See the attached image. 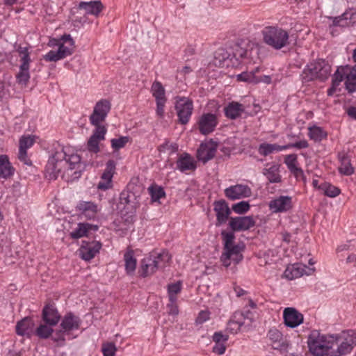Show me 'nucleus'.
<instances>
[{
	"label": "nucleus",
	"mask_w": 356,
	"mask_h": 356,
	"mask_svg": "<svg viewBox=\"0 0 356 356\" xmlns=\"http://www.w3.org/2000/svg\"><path fill=\"white\" fill-rule=\"evenodd\" d=\"M161 152H168L170 154L176 152L178 150V145L176 143H170L166 140L163 144L159 145L158 148Z\"/></svg>",
	"instance_id": "nucleus-44"
},
{
	"label": "nucleus",
	"mask_w": 356,
	"mask_h": 356,
	"mask_svg": "<svg viewBox=\"0 0 356 356\" xmlns=\"http://www.w3.org/2000/svg\"><path fill=\"white\" fill-rule=\"evenodd\" d=\"M102 243L97 241H82L79 254L80 257L86 261L92 259L102 248Z\"/></svg>",
	"instance_id": "nucleus-13"
},
{
	"label": "nucleus",
	"mask_w": 356,
	"mask_h": 356,
	"mask_svg": "<svg viewBox=\"0 0 356 356\" xmlns=\"http://www.w3.org/2000/svg\"><path fill=\"white\" fill-rule=\"evenodd\" d=\"M244 111L243 106L236 102L229 103L227 106L224 108L225 115L232 120L240 117Z\"/></svg>",
	"instance_id": "nucleus-35"
},
{
	"label": "nucleus",
	"mask_w": 356,
	"mask_h": 356,
	"mask_svg": "<svg viewBox=\"0 0 356 356\" xmlns=\"http://www.w3.org/2000/svg\"><path fill=\"white\" fill-rule=\"evenodd\" d=\"M245 317L241 312H235L227 323L226 330L231 334H236L244 324Z\"/></svg>",
	"instance_id": "nucleus-32"
},
{
	"label": "nucleus",
	"mask_w": 356,
	"mask_h": 356,
	"mask_svg": "<svg viewBox=\"0 0 356 356\" xmlns=\"http://www.w3.org/2000/svg\"><path fill=\"white\" fill-rule=\"evenodd\" d=\"M80 214L88 220L94 219L99 211L97 204L92 202L80 201L76 207Z\"/></svg>",
	"instance_id": "nucleus-25"
},
{
	"label": "nucleus",
	"mask_w": 356,
	"mask_h": 356,
	"mask_svg": "<svg viewBox=\"0 0 356 356\" xmlns=\"http://www.w3.org/2000/svg\"><path fill=\"white\" fill-rule=\"evenodd\" d=\"M170 260L171 256L168 251L152 253L141 260L139 273L143 277L150 276L158 270L164 268Z\"/></svg>",
	"instance_id": "nucleus-3"
},
{
	"label": "nucleus",
	"mask_w": 356,
	"mask_h": 356,
	"mask_svg": "<svg viewBox=\"0 0 356 356\" xmlns=\"http://www.w3.org/2000/svg\"><path fill=\"white\" fill-rule=\"evenodd\" d=\"M111 110V103L106 99L97 102L94 107L93 112L90 116V124L95 127L102 126L100 123L104 121Z\"/></svg>",
	"instance_id": "nucleus-12"
},
{
	"label": "nucleus",
	"mask_w": 356,
	"mask_h": 356,
	"mask_svg": "<svg viewBox=\"0 0 356 356\" xmlns=\"http://www.w3.org/2000/svg\"><path fill=\"white\" fill-rule=\"evenodd\" d=\"M319 189H321L326 196L330 197H337L340 193V190L337 187L328 183H323L320 185Z\"/></svg>",
	"instance_id": "nucleus-41"
},
{
	"label": "nucleus",
	"mask_w": 356,
	"mask_h": 356,
	"mask_svg": "<svg viewBox=\"0 0 356 356\" xmlns=\"http://www.w3.org/2000/svg\"><path fill=\"white\" fill-rule=\"evenodd\" d=\"M314 270V268H308L302 264H294L286 267L284 277L289 280H293L304 275H309Z\"/></svg>",
	"instance_id": "nucleus-18"
},
{
	"label": "nucleus",
	"mask_w": 356,
	"mask_h": 356,
	"mask_svg": "<svg viewBox=\"0 0 356 356\" xmlns=\"http://www.w3.org/2000/svg\"><path fill=\"white\" fill-rule=\"evenodd\" d=\"M129 140V138L128 136H120L118 138H113L111 140V147L114 150H118L124 147Z\"/></svg>",
	"instance_id": "nucleus-46"
},
{
	"label": "nucleus",
	"mask_w": 356,
	"mask_h": 356,
	"mask_svg": "<svg viewBox=\"0 0 356 356\" xmlns=\"http://www.w3.org/2000/svg\"><path fill=\"white\" fill-rule=\"evenodd\" d=\"M16 51L18 54L20 63L19 72L16 74L17 82L22 86H26L30 79L29 69L31 62L30 52L27 47L22 46H19Z\"/></svg>",
	"instance_id": "nucleus-9"
},
{
	"label": "nucleus",
	"mask_w": 356,
	"mask_h": 356,
	"mask_svg": "<svg viewBox=\"0 0 356 356\" xmlns=\"http://www.w3.org/2000/svg\"><path fill=\"white\" fill-rule=\"evenodd\" d=\"M297 179L298 178H300V177H304V172L303 170L298 167V166H296L293 169H292L291 171H290Z\"/></svg>",
	"instance_id": "nucleus-63"
},
{
	"label": "nucleus",
	"mask_w": 356,
	"mask_h": 356,
	"mask_svg": "<svg viewBox=\"0 0 356 356\" xmlns=\"http://www.w3.org/2000/svg\"><path fill=\"white\" fill-rule=\"evenodd\" d=\"M256 221L252 216L231 217L229 226L233 232L246 231L253 227Z\"/></svg>",
	"instance_id": "nucleus-14"
},
{
	"label": "nucleus",
	"mask_w": 356,
	"mask_h": 356,
	"mask_svg": "<svg viewBox=\"0 0 356 356\" xmlns=\"http://www.w3.org/2000/svg\"><path fill=\"white\" fill-rule=\"evenodd\" d=\"M125 270L127 274L131 275L134 273L136 267V259L134 256L132 250L127 251L124 255Z\"/></svg>",
	"instance_id": "nucleus-37"
},
{
	"label": "nucleus",
	"mask_w": 356,
	"mask_h": 356,
	"mask_svg": "<svg viewBox=\"0 0 356 356\" xmlns=\"http://www.w3.org/2000/svg\"><path fill=\"white\" fill-rule=\"evenodd\" d=\"M217 123L216 115L204 113L200 117L197 121V128L202 134L207 135L214 131Z\"/></svg>",
	"instance_id": "nucleus-17"
},
{
	"label": "nucleus",
	"mask_w": 356,
	"mask_h": 356,
	"mask_svg": "<svg viewBox=\"0 0 356 356\" xmlns=\"http://www.w3.org/2000/svg\"><path fill=\"white\" fill-rule=\"evenodd\" d=\"M35 323L31 318L26 317L17 322L16 325V332L20 336H26L30 338L33 334Z\"/></svg>",
	"instance_id": "nucleus-29"
},
{
	"label": "nucleus",
	"mask_w": 356,
	"mask_h": 356,
	"mask_svg": "<svg viewBox=\"0 0 356 356\" xmlns=\"http://www.w3.org/2000/svg\"><path fill=\"white\" fill-rule=\"evenodd\" d=\"M309 147V143L306 140H302L296 143H289L286 145V149L291 148H296V149H305Z\"/></svg>",
	"instance_id": "nucleus-55"
},
{
	"label": "nucleus",
	"mask_w": 356,
	"mask_h": 356,
	"mask_svg": "<svg viewBox=\"0 0 356 356\" xmlns=\"http://www.w3.org/2000/svg\"><path fill=\"white\" fill-rule=\"evenodd\" d=\"M58 45V49L57 51L63 59L72 54L73 47H70L69 45H65L63 43L61 42H59Z\"/></svg>",
	"instance_id": "nucleus-49"
},
{
	"label": "nucleus",
	"mask_w": 356,
	"mask_h": 356,
	"mask_svg": "<svg viewBox=\"0 0 356 356\" xmlns=\"http://www.w3.org/2000/svg\"><path fill=\"white\" fill-rule=\"evenodd\" d=\"M175 110L179 122L186 124L193 113V102L187 97H179L175 104Z\"/></svg>",
	"instance_id": "nucleus-11"
},
{
	"label": "nucleus",
	"mask_w": 356,
	"mask_h": 356,
	"mask_svg": "<svg viewBox=\"0 0 356 356\" xmlns=\"http://www.w3.org/2000/svg\"><path fill=\"white\" fill-rule=\"evenodd\" d=\"M224 193L228 199L235 200L250 197L252 191L247 185L236 184L225 189Z\"/></svg>",
	"instance_id": "nucleus-20"
},
{
	"label": "nucleus",
	"mask_w": 356,
	"mask_h": 356,
	"mask_svg": "<svg viewBox=\"0 0 356 356\" xmlns=\"http://www.w3.org/2000/svg\"><path fill=\"white\" fill-rule=\"evenodd\" d=\"M264 42L272 48L279 50L287 46L289 35L288 32L277 26H266L261 31Z\"/></svg>",
	"instance_id": "nucleus-7"
},
{
	"label": "nucleus",
	"mask_w": 356,
	"mask_h": 356,
	"mask_svg": "<svg viewBox=\"0 0 356 356\" xmlns=\"http://www.w3.org/2000/svg\"><path fill=\"white\" fill-rule=\"evenodd\" d=\"M286 150V145H280L276 143H263L258 147V152L260 155L266 156L274 152H279Z\"/></svg>",
	"instance_id": "nucleus-33"
},
{
	"label": "nucleus",
	"mask_w": 356,
	"mask_h": 356,
	"mask_svg": "<svg viewBox=\"0 0 356 356\" xmlns=\"http://www.w3.org/2000/svg\"><path fill=\"white\" fill-rule=\"evenodd\" d=\"M331 72V66L325 60H317L309 63L300 74L302 82L307 83L314 79L325 81Z\"/></svg>",
	"instance_id": "nucleus-5"
},
{
	"label": "nucleus",
	"mask_w": 356,
	"mask_h": 356,
	"mask_svg": "<svg viewBox=\"0 0 356 356\" xmlns=\"http://www.w3.org/2000/svg\"><path fill=\"white\" fill-rule=\"evenodd\" d=\"M250 209V205L248 201H241L234 204L232 206V210L237 214H243L247 213Z\"/></svg>",
	"instance_id": "nucleus-43"
},
{
	"label": "nucleus",
	"mask_w": 356,
	"mask_h": 356,
	"mask_svg": "<svg viewBox=\"0 0 356 356\" xmlns=\"http://www.w3.org/2000/svg\"><path fill=\"white\" fill-rule=\"evenodd\" d=\"M116 351L115 346L112 343L103 345L102 352L104 356H114Z\"/></svg>",
	"instance_id": "nucleus-54"
},
{
	"label": "nucleus",
	"mask_w": 356,
	"mask_h": 356,
	"mask_svg": "<svg viewBox=\"0 0 356 356\" xmlns=\"http://www.w3.org/2000/svg\"><path fill=\"white\" fill-rule=\"evenodd\" d=\"M42 317L44 322L50 326H55L60 319L57 309L52 305H47L44 307Z\"/></svg>",
	"instance_id": "nucleus-27"
},
{
	"label": "nucleus",
	"mask_w": 356,
	"mask_h": 356,
	"mask_svg": "<svg viewBox=\"0 0 356 356\" xmlns=\"http://www.w3.org/2000/svg\"><path fill=\"white\" fill-rule=\"evenodd\" d=\"M341 83V80L336 76V73L334 72L332 79V86L327 91V95L332 96L338 90V87Z\"/></svg>",
	"instance_id": "nucleus-51"
},
{
	"label": "nucleus",
	"mask_w": 356,
	"mask_h": 356,
	"mask_svg": "<svg viewBox=\"0 0 356 356\" xmlns=\"http://www.w3.org/2000/svg\"><path fill=\"white\" fill-rule=\"evenodd\" d=\"M152 95L154 97L156 101L166 100L165 96V89L160 82H154L152 86Z\"/></svg>",
	"instance_id": "nucleus-40"
},
{
	"label": "nucleus",
	"mask_w": 356,
	"mask_h": 356,
	"mask_svg": "<svg viewBox=\"0 0 356 356\" xmlns=\"http://www.w3.org/2000/svg\"><path fill=\"white\" fill-rule=\"evenodd\" d=\"M235 235L233 232H224V266L230 265L228 260L232 261L235 264H238L243 259L242 252L245 249L243 242L234 243Z\"/></svg>",
	"instance_id": "nucleus-4"
},
{
	"label": "nucleus",
	"mask_w": 356,
	"mask_h": 356,
	"mask_svg": "<svg viewBox=\"0 0 356 356\" xmlns=\"http://www.w3.org/2000/svg\"><path fill=\"white\" fill-rule=\"evenodd\" d=\"M53 326L45 324H40L38 327L35 328L33 334H35L40 339H46L49 338L54 332Z\"/></svg>",
	"instance_id": "nucleus-39"
},
{
	"label": "nucleus",
	"mask_w": 356,
	"mask_h": 356,
	"mask_svg": "<svg viewBox=\"0 0 356 356\" xmlns=\"http://www.w3.org/2000/svg\"><path fill=\"white\" fill-rule=\"evenodd\" d=\"M166 102V100H158L156 101V114L160 117L162 118L164 114V106Z\"/></svg>",
	"instance_id": "nucleus-59"
},
{
	"label": "nucleus",
	"mask_w": 356,
	"mask_h": 356,
	"mask_svg": "<svg viewBox=\"0 0 356 356\" xmlns=\"http://www.w3.org/2000/svg\"><path fill=\"white\" fill-rule=\"evenodd\" d=\"M308 136L311 140L320 142L327 137V134L321 127L313 126L309 128Z\"/></svg>",
	"instance_id": "nucleus-38"
},
{
	"label": "nucleus",
	"mask_w": 356,
	"mask_h": 356,
	"mask_svg": "<svg viewBox=\"0 0 356 356\" xmlns=\"http://www.w3.org/2000/svg\"><path fill=\"white\" fill-rule=\"evenodd\" d=\"M214 211L217 216V225H220L222 223V200L215 202Z\"/></svg>",
	"instance_id": "nucleus-52"
},
{
	"label": "nucleus",
	"mask_w": 356,
	"mask_h": 356,
	"mask_svg": "<svg viewBox=\"0 0 356 356\" xmlns=\"http://www.w3.org/2000/svg\"><path fill=\"white\" fill-rule=\"evenodd\" d=\"M177 169L181 172L186 171H193L196 169V161L188 153H183L180 154L176 162Z\"/></svg>",
	"instance_id": "nucleus-28"
},
{
	"label": "nucleus",
	"mask_w": 356,
	"mask_h": 356,
	"mask_svg": "<svg viewBox=\"0 0 356 356\" xmlns=\"http://www.w3.org/2000/svg\"><path fill=\"white\" fill-rule=\"evenodd\" d=\"M168 314L170 315H177L179 314V309L177 304H168Z\"/></svg>",
	"instance_id": "nucleus-62"
},
{
	"label": "nucleus",
	"mask_w": 356,
	"mask_h": 356,
	"mask_svg": "<svg viewBox=\"0 0 356 356\" xmlns=\"http://www.w3.org/2000/svg\"><path fill=\"white\" fill-rule=\"evenodd\" d=\"M335 73L341 82L345 81L346 88L349 92L356 91V64L353 67L348 65L340 66Z\"/></svg>",
	"instance_id": "nucleus-10"
},
{
	"label": "nucleus",
	"mask_w": 356,
	"mask_h": 356,
	"mask_svg": "<svg viewBox=\"0 0 356 356\" xmlns=\"http://www.w3.org/2000/svg\"><path fill=\"white\" fill-rule=\"evenodd\" d=\"M106 128L104 126L95 127L93 134L89 138L86 148L88 152L97 154L99 151V143L105 139Z\"/></svg>",
	"instance_id": "nucleus-15"
},
{
	"label": "nucleus",
	"mask_w": 356,
	"mask_h": 356,
	"mask_svg": "<svg viewBox=\"0 0 356 356\" xmlns=\"http://www.w3.org/2000/svg\"><path fill=\"white\" fill-rule=\"evenodd\" d=\"M88 231V224L79 223L78 227L70 233L72 238H79L86 235Z\"/></svg>",
	"instance_id": "nucleus-42"
},
{
	"label": "nucleus",
	"mask_w": 356,
	"mask_h": 356,
	"mask_svg": "<svg viewBox=\"0 0 356 356\" xmlns=\"http://www.w3.org/2000/svg\"><path fill=\"white\" fill-rule=\"evenodd\" d=\"M61 331H59L56 334V336L53 337V340L58 343L59 346H63L65 344V337L61 334Z\"/></svg>",
	"instance_id": "nucleus-61"
},
{
	"label": "nucleus",
	"mask_w": 356,
	"mask_h": 356,
	"mask_svg": "<svg viewBox=\"0 0 356 356\" xmlns=\"http://www.w3.org/2000/svg\"><path fill=\"white\" fill-rule=\"evenodd\" d=\"M230 77L236 76V80L238 81H243V82H254L255 81V76L252 72H243L241 74H232L229 76Z\"/></svg>",
	"instance_id": "nucleus-45"
},
{
	"label": "nucleus",
	"mask_w": 356,
	"mask_h": 356,
	"mask_svg": "<svg viewBox=\"0 0 356 356\" xmlns=\"http://www.w3.org/2000/svg\"><path fill=\"white\" fill-rule=\"evenodd\" d=\"M149 190L153 201H158L165 196V192L161 187H150Z\"/></svg>",
	"instance_id": "nucleus-48"
},
{
	"label": "nucleus",
	"mask_w": 356,
	"mask_h": 356,
	"mask_svg": "<svg viewBox=\"0 0 356 356\" xmlns=\"http://www.w3.org/2000/svg\"><path fill=\"white\" fill-rule=\"evenodd\" d=\"M18 159L25 165H32L31 161L28 157L26 149L19 148Z\"/></svg>",
	"instance_id": "nucleus-56"
},
{
	"label": "nucleus",
	"mask_w": 356,
	"mask_h": 356,
	"mask_svg": "<svg viewBox=\"0 0 356 356\" xmlns=\"http://www.w3.org/2000/svg\"><path fill=\"white\" fill-rule=\"evenodd\" d=\"M35 143V138L32 136H24L19 139L20 149H28L31 147Z\"/></svg>",
	"instance_id": "nucleus-47"
},
{
	"label": "nucleus",
	"mask_w": 356,
	"mask_h": 356,
	"mask_svg": "<svg viewBox=\"0 0 356 356\" xmlns=\"http://www.w3.org/2000/svg\"><path fill=\"white\" fill-rule=\"evenodd\" d=\"M280 165L279 164L272 163H267L263 169V175L270 183H280L282 181V176L280 171Z\"/></svg>",
	"instance_id": "nucleus-30"
},
{
	"label": "nucleus",
	"mask_w": 356,
	"mask_h": 356,
	"mask_svg": "<svg viewBox=\"0 0 356 356\" xmlns=\"http://www.w3.org/2000/svg\"><path fill=\"white\" fill-rule=\"evenodd\" d=\"M268 207L273 213H283L292 208V197L288 195H280L269 202Z\"/></svg>",
	"instance_id": "nucleus-19"
},
{
	"label": "nucleus",
	"mask_w": 356,
	"mask_h": 356,
	"mask_svg": "<svg viewBox=\"0 0 356 356\" xmlns=\"http://www.w3.org/2000/svg\"><path fill=\"white\" fill-rule=\"evenodd\" d=\"M210 313L207 310H202L200 312L195 322L197 324H202L209 318Z\"/></svg>",
	"instance_id": "nucleus-58"
},
{
	"label": "nucleus",
	"mask_w": 356,
	"mask_h": 356,
	"mask_svg": "<svg viewBox=\"0 0 356 356\" xmlns=\"http://www.w3.org/2000/svg\"><path fill=\"white\" fill-rule=\"evenodd\" d=\"M334 26L347 27L356 24V8L346 10L341 15L330 17Z\"/></svg>",
	"instance_id": "nucleus-23"
},
{
	"label": "nucleus",
	"mask_w": 356,
	"mask_h": 356,
	"mask_svg": "<svg viewBox=\"0 0 356 356\" xmlns=\"http://www.w3.org/2000/svg\"><path fill=\"white\" fill-rule=\"evenodd\" d=\"M267 339L269 344L274 350L286 351L288 348L287 340L282 333L276 328H271L267 333Z\"/></svg>",
	"instance_id": "nucleus-16"
},
{
	"label": "nucleus",
	"mask_w": 356,
	"mask_h": 356,
	"mask_svg": "<svg viewBox=\"0 0 356 356\" xmlns=\"http://www.w3.org/2000/svg\"><path fill=\"white\" fill-rule=\"evenodd\" d=\"M346 113L350 118L356 120V106H350L346 110Z\"/></svg>",
	"instance_id": "nucleus-64"
},
{
	"label": "nucleus",
	"mask_w": 356,
	"mask_h": 356,
	"mask_svg": "<svg viewBox=\"0 0 356 356\" xmlns=\"http://www.w3.org/2000/svg\"><path fill=\"white\" fill-rule=\"evenodd\" d=\"M181 290V283L177 282L176 283L170 284L168 286V293L171 294H178Z\"/></svg>",
	"instance_id": "nucleus-57"
},
{
	"label": "nucleus",
	"mask_w": 356,
	"mask_h": 356,
	"mask_svg": "<svg viewBox=\"0 0 356 356\" xmlns=\"http://www.w3.org/2000/svg\"><path fill=\"white\" fill-rule=\"evenodd\" d=\"M43 57L46 61L49 62H56L58 60L63 59L62 57L60 56L59 53L58 52V51H56L53 50L49 51Z\"/></svg>",
	"instance_id": "nucleus-53"
},
{
	"label": "nucleus",
	"mask_w": 356,
	"mask_h": 356,
	"mask_svg": "<svg viewBox=\"0 0 356 356\" xmlns=\"http://www.w3.org/2000/svg\"><path fill=\"white\" fill-rule=\"evenodd\" d=\"M15 172L14 168L9 161L6 155L0 156V178L8 179L11 177Z\"/></svg>",
	"instance_id": "nucleus-34"
},
{
	"label": "nucleus",
	"mask_w": 356,
	"mask_h": 356,
	"mask_svg": "<svg viewBox=\"0 0 356 356\" xmlns=\"http://www.w3.org/2000/svg\"><path fill=\"white\" fill-rule=\"evenodd\" d=\"M217 147V143L212 140L207 143H202L197 151L198 160L203 163L211 160L216 154Z\"/></svg>",
	"instance_id": "nucleus-22"
},
{
	"label": "nucleus",
	"mask_w": 356,
	"mask_h": 356,
	"mask_svg": "<svg viewBox=\"0 0 356 356\" xmlns=\"http://www.w3.org/2000/svg\"><path fill=\"white\" fill-rule=\"evenodd\" d=\"M115 169L114 161L109 160L106 164V168L102 175L101 180L98 183L99 189L106 190L111 187L112 178Z\"/></svg>",
	"instance_id": "nucleus-24"
},
{
	"label": "nucleus",
	"mask_w": 356,
	"mask_h": 356,
	"mask_svg": "<svg viewBox=\"0 0 356 356\" xmlns=\"http://www.w3.org/2000/svg\"><path fill=\"white\" fill-rule=\"evenodd\" d=\"M334 341V335L326 336L313 330L309 335L307 344L310 353L315 356L332 355Z\"/></svg>",
	"instance_id": "nucleus-2"
},
{
	"label": "nucleus",
	"mask_w": 356,
	"mask_h": 356,
	"mask_svg": "<svg viewBox=\"0 0 356 356\" xmlns=\"http://www.w3.org/2000/svg\"><path fill=\"white\" fill-rule=\"evenodd\" d=\"M86 166V162L81 161L80 155L70 153L69 149L59 147L49 158L45 167V177L49 180H55L63 171L74 170L73 179H78Z\"/></svg>",
	"instance_id": "nucleus-1"
},
{
	"label": "nucleus",
	"mask_w": 356,
	"mask_h": 356,
	"mask_svg": "<svg viewBox=\"0 0 356 356\" xmlns=\"http://www.w3.org/2000/svg\"><path fill=\"white\" fill-rule=\"evenodd\" d=\"M297 155L295 154H288L284 158V163L286 165L289 171L297 166Z\"/></svg>",
	"instance_id": "nucleus-50"
},
{
	"label": "nucleus",
	"mask_w": 356,
	"mask_h": 356,
	"mask_svg": "<svg viewBox=\"0 0 356 356\" xmlns=\"http://www.w3.org/2000/svg\"><path fill=\"white\" fill-rule=\"evenodd\" d=\"M283 318L287 327L294 328L303 322V315L293 307H286L283 312Z\"/></svg>",
	"instance_id": "nucleus-21"
},
{
	"label": "nucleus",
	"mask_w": 356,
	"mask_h": 356,
	"mask_svg": "<svg viewBox=\"0 0 356 356\" xmlns=\"http://www.w3.org/2000/svg\"><path fill=\"white\" fill-rule=\"evenodd\" d=\"M81 324L80 318L72 312L67 313L63 318L60 327L63 332H70L79 329Z\"/></svg>",
	"instance_id": "nucleus-26"
},
{
	"label": "nucleus",
	"mask_w": 356,
	"mask_h": 356,
	"mask_svg": "<svg viewBox=\"0 0 356 356\" xmlns=\"http://www.w3.org/2000/svg\"><path fill=\"white\" fill-rule=\"evenodd\" d=\"M243 41L238 38L227 42L225 52H224V66L227 67H237L240 59L245 58L248 54L243 45Z\"/></svg>",
	"instance_id": "nucleus-6"
},
{
	"label": "nucleus",
	"mask_w": 356,
	"mask_h": 356,
	"mask_svg": "<svg viewBox=\"0 0 356 356\" xmlns=\"http://www.w3.org/2000/svg\"><path fill=\"white\" fill-rule=\"evenodd\" d=\"M78 8L83 10L86 15L97 17L103 9V5L99 1H81L79 3Z\"/></svg>",
	"instance_id": "nucleus-31"
},
{
	"label": "nucleus",
	"mask_w": 356,
	"mask_h": 356,
	"mask_svg": "<svg viewBox=\"0 0 356 356\" xmlns=\"http://www.w3.org/2000/svg\"><path fill=\"white\" fill-rule=\"evenodd\" d=\"M60 42L64 44H66L69 45L70 47H73L74 45V41L70 35H64L60 38Z\"/></svg>",
	"instance_id": "nucleus-60"
},
{
	"label": "nucleus",
	"mask_w": 356,
	"mask_h": 356,
	"mask_svg": "<svg viewBox=\"0 0 356 356\" xmlns=\"http://www.w3.org/2000/svg\"><path fill=\"white\" fill-rule=\"evenodd\" d=\"M340 165L339 171L341 175L350 176L354 173V168L353 167L350 158L345 155H339Z\"/></svg>",
	"instance_id": "nucleus-36"
},
{
	"label": "nucleus",
	"mask_w": 356,
	"mask_h": 356,
	"mask_svg": "<svg viewBox=\"0 0 356 356\" xmlns=\"http://www.w3.org/2000/svg\"><path fill=\"white\" fill-rule=\"evenodd\" d=\"M334 337L335 350L332 351V356H341L350 353L356 346V332L352 330L343 331Z\"/></svg>",
	"instance_id": "nucleus-8"
}]
</instances>
